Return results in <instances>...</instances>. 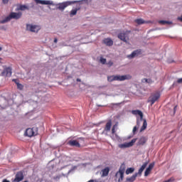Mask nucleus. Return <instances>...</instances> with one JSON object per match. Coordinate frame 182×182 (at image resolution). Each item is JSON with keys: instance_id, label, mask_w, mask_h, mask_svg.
Here are the masks:
<instances>
[{"instance_id": "obj_1", "label": "nucleus", "mask_w": 182, "mask_h": 182, "mask_svg": "<svg viewBox=\"0 0 182 182\" xmlns=\"http://www.w3.org/2000/svg\"><path fill=\"white\" fill-rule=\"evenodd\" d=\"M22 18V12H11L7 17H6L4 20L0 21V23H6V22H9L11 19H21Z\"/></svg>"}, {"instance_id": "obj_2", "label": "nucleus", "mask_w": 182, "mask_h": 182, "mask_svg": "<svg viewBox=\"0 0 182 182\" xmlns=\"http://www.w3.org/2000/svg\"><path fill=\"white\" fill-rule=\"evenodd\" d=\"M147 164H149V162L144 163L143 165L139 168L138 173H135L131 177L127 178V181H129V182L135 181L136 178H137V176H139H139H141V173H143V171H144V168H146V167H147Z\"/></svg>"}, {"instance_id": "obj_3", "label": "nucleus", "mask_w": 182, "mask_h": 182, "mask_svg": "<svg viewBox=\"0 0 182 182\" xmlns=\"http://www.w3.org/2000/svg\"><path fill=\"white\" fill-rule=\"evenodd\" d=\"M133 114H138V116L140 117V120H143V125L141 127L140 132H144V130H146L147 129V121L146 119H143V112L140 110H134L132 111Z\"/></svg>"}, {"instance_id": "obj_4", "label": "nucleus", "mask_w": 182, "mask_h": 182, "mask_svg": "<svg viewBox=\"0 0 182 182\" xmlns=\"http://www.w3.org/2000/svg\"><path fill=\"white\" fill-rule=\"evenodd\" d=\"M38 135V127L28 128L25 132V136L27 137H33Z\"/></svg>"}, {"instance_id": "obj_5", "label": "nucleus", "mask_w": 182, "mask_h": 182, "mask_svg": "<svg viewBox=\"0 0 182 182\" xmlns=\"http://www.w3.org/2000/svg\"><path fill=\"white\" fill-rule=\"evenodd\" d=\"M130 31H122L118 34V38L125 43H127V41L129 39Z\"/></svg>"}, {"instance_id": "obj_6", "label": "nucleus", "mask_w": 182, "mask_h": 182, "mask_svg": "<svg viewBox=\"0 0 182 182\" xmlns=\"http://www.w3.org/2000/svg\"><path fill=\"white\" fill-rule=\"evenodd\" d=\"M124 171H126V166L124 165H122L116 173V177H118L119 176V178L118 179V181H123V178H124Z\"/></svg>"}, {"instance_id": "obj_7", "label": "nucleus", "mask_w": 182, "mask_h": 182, "mask_svg": "<svg viewBox=\"0 0 182 182\" xmlns=\"http://www.w3.org/2000/svg\"><path fill=\"white\" fill-rule=\"evenodd\" d=\"M77 1H65L63 3L58 4V9L59 11H65V8H68V6H70V5H73V4H76Z\"/></svg>"}, {"instance_id": "obj_8", "label": "nucleus", "mask_w": 182, "mask_h": 182, "mask_svg": "<svg viewBox=\"0 0 182 182\" xmlns=\"http://www.w3.org/2000/svg\"><path fill=\"white\" fill-rule=\"evenodd\" d=\"M160 99V93L156 92L155 94H152L151 96L149 97L148 102L151 103V106H153L154 103H156L158 100Z\"/></svg>"}, {"instance_id": "obj_9", "label": "nucleus", "mask_w": 182, "mask_h": 182, "mask_svg": "<svg viewBox=\"0 0 182 182\" xmlns=\"http://www.w3.org/2000/svg\"><path fill=\"white\" fill-rule=\"evenodd\" d=\"M26 29L27 31H30V32L38 33V31H41V26L27 24Z\"/></svg>"}, {"instance_id": "obj_10", "label": "nucleus", "mask_w": 182, "mask_h": 182, "mask_svg": "<svg viewBox=\"0 0 182 182\" xmlns=\"http://www.w3.org/2000/svg\"><path fill=\"white\" fill-rule=\"evenodd\" d=\"M115 79L118 82H123V80H130V79H132V75H115Z\"/></svg>"}, {"instance_id": "obj_11", "label": "nucleus", "mask_w": 182, "mask_h": 182, "mask_svg": "<svg viewBox=\"0 0 182 182\" xmlns=\"http://www.w3.org/2000/svg\"><path fill=\"white\" fill-rule=\"evenodd\" d=\"M136 139H134L128 143L121 144L119 145V149H127V147H132V146L136 143Z\"/></svg>"}, {"instance_id": "obj_12", "label": "nucleus", "mask_w": 182, "mask_h": 182, "mask_svg": "<svg viewBox=\"0 0 182 182\" xmlns=\"http://www.w3.org/2000/svg\"><path fill=\"white\" fill-rule=\"evenodd\" d=\"M22 180H23V172L22 171H20L16 173L14 181L20 182L22 181Z\"/></svg>"}, {"instance_id": "obj_13", "label": "nucleus", "mask_w": 182, "mask_h": 182, "mask_svg": "<svg viewBox=\"0 0 182 182\" xmlns=\"http://www.w3.org/2000/svg\"><path fill=\"white\" fill-rule=\"evenodd\" d=\"M1 75H3V76H7L9 77H11V76H12V68H6L1 73Z\"/></svg>"}, {"instance_id": "obj_14", "label": "nucleus", "mask_w": 182, "mask_h": 182, "mask_svg": "<svg viewBox=\"0 0 182 182\" xmlns=\"http://www.w3.org/2000/svg\"><path fill=\"white\" fill-rule=\"evenodd\" d=\"M141 54V50H136L133 51L130 55H127L129 59H133V58H136V56H139V55Z\"/></svg>"}, {"instance_id": "obj_15", "label": "nucleus", "mask_w": 182, "mask_h": 182, "mask_svg": "<svg viewBox=\"0 0 182 182\" xmlns=\"http://www.w3.org/2000/svg\"><path fill=\"white\" fill-rule=\"evenodd\" d=\"M154 167V162H152L149 165L148 168L146 169L144 172L145 177H147V176L150 174V172L151 171V170H153Z\"/></svg>"}, {"instance_id": "obj_16", "label": "nucleus", "mask_w": 182, "mask_h": 182, "mask_svg": "<svg viewBox=\"0 0 182 182\" xmlns=\"http://www.w3.org/2000/svg\"><path fill=\"white\" fill-rule=\"evenodd\" d=\"M36 2L41 5H52L53 4V1L49 0H36Z\"/></svg>"}, {"instance_id": "obj_17", "label": "nucleus", "mask_w": 182, "mask_h": 182, "mask_svg": "<svg viewBox=\"0 0 182 182\" xmlns=\"http://www.w3.org/2000/svg\"><path fill=\"white\" fill-rule=\"evenodd\" d=\"M68 144L72 147H80V144L76 140H70L68 142Z\"/></svg>"}, {"instance_id": "obj_18", "label": "nucleus", "mask_w": 182, "mask_h": 182, "mask_svg": "<svg viewBox=\"0 0 182 182\" xmlns=\"http://www.w3.org/2000/svg\"><path fill=\"white\" fill-rule=\"evenodd\" d=\"M110 129H112V120L107 122L104 132H110Z\"/></svg>"}, {"instance_id": "obj_19", "label": "nucleus", "mask_w": 182, "mask_h": 182, "mask_svg": "<svg viewBox=\"0 0 182 182\" xmlns=\"http://www.w3.org/2000/svg\"><path fill=\"white\" fill-rule=\"evenodd\" d=\"M103 42L107 46H112L113 45V41L110 38H105Z\"/></svg>"}, {"instance_id": "obj_20", "label": "nucleus", "mask_w": 182, "mask_h": 182, "mask_svg": "<svg viewBox=\"0 0 182 182\" xmlns=\"http://www.w3.org/2000/svg\"><path fill=\"white\" fill-rule=\"evenodd\" d=\"M109 171H110L109 167H106L105 168L102 169V177H107V176H109Z\"/></svg>"}, {"instance_id": "obj_21", "label": "nucleus", "mask_w": 182, "mask_h": 182, "mask_svg": "<svg viewBox=\"0 0 182 182\" xmlns=\"http://www.w3.org/2000/svg\"><path fill=\"white\" fill-rule=\"evenodd\" d=\"M147 141V138L146 137H144V136H142L139 139V144L140 146H144V144H146V142Z\"/></svg>"}, {"instance_id": "obj_22", "label": "nucleus", "mask_w": 182, "mask_h": 182, "mask_svg": "<svg viewBox=\"0 0 182 182\" xmlns=\"http://www.w3.org/2000/svg\"><path fill=\"white\" fill-rule=\"evenodd\" d=\"M13 82H15L16 85H17V88L19 89V90H23V85L19 82H18V80L14 79Z\"/></svg>"}, {"instance_id": "obj_23", "label": "nucleus", "mask_w": 182, "mask_h": 182, "mask_svg": "<svg viewBox=\"0 0 182 182\" xmlns=\"http://www.w3.org/2000/svg\"><path fill=\"white\" fill-rule=\"evenodd\" d=\"M142 82L144 83V82H146V83H149V85H151V83H154V81H153V80H151V78H144L141 80Z\"/></svg>"}, {"instance_id": "obj_24", "label": "nucleus", "mask_w": 182, "mask_h": 182, "mask_svg": "<svg viewBox=\"0 0 182 182\" xmlns=\"http://www.w3.org/2000/svg\"><path fill=\"white\" fill-rule=\"evenodd\" d=\"M26 9H28V6H26V5H20L16 11H26Z\"/></svg>"}, {"instance_id": "obj_25", "label": "nucleus", "mask_w": 182, "mask_h": 182, "mask_svg": "<svg viewBox=\"0 0 182 182\" xmlns=\"http://www.w3.org/2000/svg\"><path fill=\"white\" fill-rule=\"evenodd\" d=\"M136 23L138 25H143V23H146V21L143 20V18H138L135 20Z\"/></svg>"}, {"instance_id": "obj_26", "label": "nucleus", "mask_w": 182, "mask_h": 182, "mask_svg": "<svg viewBox=\"0 0 182 182\" xmlns=\"http://www.w3.org/2000/svg\"><path fill=\"white\" fill-rule=\"evenodd\" d=\"M134 168H128L125 171L127 175L132 174V173H134Z\"/></svg>"}, {"instance_id": "obj_27", "label": "nucleus", "mask_w": 182, "mask_h": 182, "mask_svg": "<svg viewBox=\"0 0 182 182\" xmlns=\"http://www.w3.org/2000/svg\"><path fill=\"white\" fill-rule=\"evenodd\" d=\"M108 82H114L116 80V75H109L107 77Z\"/></svg>"}, {"instance_id": "obj_28", "label": "nucleus", "mask_w": 182, "mask_h": 182, "mask_svg": "<svg viewBox=\"0 0 182 182\" xmlns=\"http://www.w3.org/2000/svg\"><path fill=\"white\" fill-rule=\"evenodd\" d=\"M159 23H160L161 25H171V22L161 20L159 21Z\"/></svg>"}, {"instance_id": "obj_29", "label": "nucleus", "mask_w": 182, "mask_h": 182, "mask_svg": "<svg viewBox=\"0 0 182 182\" xmlns=\"http://www.w3.org/2000/svg\"><path fill=\"white\" fill-rule=\"evenodd\" d=\"M77 11L78 9H73L71 11H70V16H74V15H76L77 14Z\"/></svg>"}, {"instance_id": "obj_30", "label": "nucleus", "mask_w": 182, "mask_h": 182, "mask_svg": "<svg viewBox=\"0 0 182 182\" xmlns=\"http://www.w3.org/2000/svg\"><path fill=\"white\" fill-rule=\"evenodd\" d=\"M100 63H102V65H105V64H106V58H100Z\"/></svg>"}, {"instance_id": "obj_31", "label": "nucleus", "mask_w": 182, "mask_h": 182, "mask_svg": "<svg viewBox=\"0 0 182 182\" xmlns=\"http://www.w3.org/2000/svg\"><path fill=\"white\" fill-rule=\"evenodd\" d=\"M117 124H115V125L113 126V127H112V134H114L116 133V127H117Z\"/></svg>"}, {"instance_id": "obj_32", "label": "nucleus", "mask_w": 182, "mask_h": 182, "mask_svg": "<svg viewBox=\"0 0 182 182\" xmlns=\"http://www.w3.org/2000/svg\"><path fill=\"white\" fill-rule=\"evenodd\" d=\"M107 65H108L109 68L113 66V63L112 60L109 61Z\"/></svg>"}, {"instance_id": "obj_33", "label": "nucleus", "mask_w": 182, "mask_h": 182, "mask_svg": "<svg viewBox=\"0 0 182 182\" xmlns=\"http://www.w3.org/2000/svg\"><path fill=\"white\" fill-rule=\"evenodd\" d=\"M132 132H133V134H135L136 132H137V127H134Z\"/></svg>"}, {"instance_id": "obj_34", "label": "nucleus", "mask_w": 182, "mask_h": 182, "mask_svg": "<svg viewBox=\"0 0 182 182\" xmlns=\"http://www.w3.org/2000/svg\"><path fill=\"white\" fill-rule=\"evenodd\" d=\"M3 4H6L9 2V0H2Z\"/></svg>"}, {"instance_id": "obj_35", "label": "nucleus", "mask_w": 182, "mask_h": 182, "mask_svg": "<svg viewBox=\"0 0 182 182\" xmlns=\"http://www.w3.org/2000/svg\"><path fill=\"white\" fill-rule=\"evenodd\" d=\"M177 83H182V78H179V79L177 80Z\"/></svg>"}, {"instance_id": "obj_36", "label": "nucleus", "mask_w": 182, "mask_h": 182, "mask_svg": "<svg viewBox=\"0 0 182 182\" xmlns=\"http://www.w3.org/2000/svg\"><path fill=\"white\" fill-rule=\"evenodd\" d=\"M178 21H180L181 22H182V16L180 17H178Z\"/></svg>"}, {"instance_id": "obj_37", "label": "nucleus", "mask_w": 182, "mask_h": 182, "mask_svg": "<svg viewBox=\"0 0 182 182\" xmlns=\"http://www.w3.org/2000/svg\"><path fill=\"white\" fill-rule=\"evenodd\" d=\"M2 182H11V181H9L7 180V179H4V180L2 181Z\"/></svg>"}, {"instance_id": "obj_38", "label": "nucleus", "mask_w": 182, "mask_h": 182, "mask_svg": "<svg viewBox=\"0 0 182 182\" xmlns=\"http://www.w3.org/2000/svg\"><path fill=\"white\" fill-rule=\"evenodd\" d=\"M54 43H58V38H54Z\"/></svg>"}, {"instance_id": "obj_39", "label": "nucleus", "mask_w": 182, "mask_h": 182, "mask_svg": "<svg viewBox=\"0 0 182 182\" xmlns=\"http://www.w3.org/2000/svg\"><path fill=\"white\" fill-rule=\"evenodd\" d=\"M136 124H138V126H139V124H140V122H139V119H137V121H136Z\"/></svg>"}, {"instance_id": "obj_40", "label": "nucleus", "mask_w": 182, "mask_h": 182, "mask_svg": "<svg viewBox=\"0 0 182 182\" xmlns=\"http://www.w3.org/2000/svg\"><path fill=\"white\" fill-rule=\"evenodd\" d=\"M77 82H80V78H77Z\"/></svg>"}, {"instance_id": "obj_41", "label": "nucleus", "mask_w": 182, "mask_h": 182, "mask_svg": "<svg viewBox=\"0 0 182 182\" xmlns=\"http://www.w3.org/2000/svg\"><path fill=\"white\" fill-rule=\"evenodd\" d=\"M2 62V58H0V63Z\"/></svg>"}, {"instance_id": "obj_42", "label": "nucleus", "mask_w": 182, "mask_h": 182, "mask_svg": "<svg viewBox=\"0 0 182 182\" xmlns=\"http://www.w3.org/2000/svg\"><path fill=\"white\" fill-rule=\"evenodd\" d=\"M176 109H177V106L174 107V112H176Z\"/></svg>"}, {"instance_id": "obj_43", "label": "nucleus", "mask_w": 182, "mask_h": 182, "mask_svg": "<svg viewBox=\"0 0 182 182\" xmlns=\"http://www.w3.org/2000/svg\"><path fill=\"white\" fill-rule=\"evenodd\" d=\"M1 50H2V47H0V52H1Z\"/></svg>"}, {"instance_id": "obj_44", "label": "nucleus", "mask_w": 182, "mask_h": 182, "mask_svg": "<svg viewBox=\"0 0 182 182\" xmlns=\"http://www.w3.org/2000/svg\"><path fill=\"white\" fill-rule=\"evenodd\" d=\"M35 1H36V0H34Z\"/></svg>"}]
</instances>
